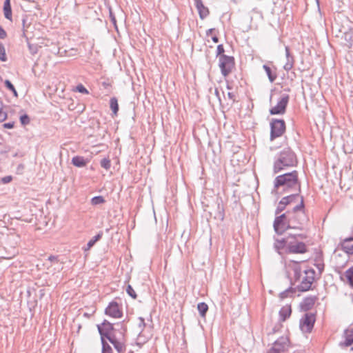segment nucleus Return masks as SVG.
Segmentation results:
<instances>
[{
    "label": "nucleus",
    "mask_w": 353,
    "mask_h": 353,
    "mask_svg": "<svg viewBox=\"0 0 353 353\" xmlns=\"http://www.w3.org/2000/svg\"><path fill=\"white\" fill-rule=\"evenodd\" d=\"M288 227L290 229L303 230L309 222V216L305 212L304 198L301 196V201L292 210L286 212Z\"/></svg>",
    "instance_id": "obj_2"
},
{
    "label": "nucleus",
    "mask_w": 353,
    "mask_h": 353,
    "mask_svg": "<svg viewBox=\"0 0 353 353\" xmlns=\"http://www.w3.org/2000/svg\"><path fill=\"white\" fill-rule=\"evenodd\" d=\"M76 90L80 93L88 94L89 93L87 88L82 84H79L76 87Z\"/></svg>",
    "instance_id": "obj_45"
},
{
    "label": "nucleus",
    "mask_w": 353,
    "mask_h": 353,
    "mask_svg": "<svg viewBox=\"0 0 353 353\" xmlns=\"http://www.w3.org/2000/svg\"><path fill=\"white\" fill-rule=\"evenodd\" d=\"M297 164L298 159L295 152L290 148H285L277 154L275 158L273 172L279 173L287 168L294 167Z\"/></svg>",
    "instance_id": "obj_3"
},
{
    "label": "nucleus",
    "mask_w": 353,
    "mask_h": 353,
    "mask_svg": "<svg viewBox=\"0 0 353 353\" xmlns=\"http://www.w3.org/2000/svg\"><path fill=\"white\" fill-rule=\"evenodd\" d=\"M263 68L265 71L270 82L273 83L277 78L276 68L275 67L270 68L266 64L263 65Z\"/></svg>",
    "instance_id": "obj_22"
},
{
    "label": "nucleus",
    "mask_w": 353,
    "mask_h": 353,
    "mask_svg": "<svg viewBox=\"0 0 353 353\" xmlns=\"http://www.w3.org/2000/svg\"><path fill=\"white\" fill-rule=\"evenodd\" d=\"M286 291H288V292L289 293L290 296H293V295L296 293V292L298 291L297 286L296 288H293V287L290 286L286 289Z\"/></svg>",
    "instance_id": "obj_47"
},
{
    "label": "nucleus",
    "mask_w": 353,
    "mask_h": 353,
    "mask_svg": "<svg viewBox=\"0 0 353 353\" xmlns=\"http://www.w3.org/2000/svg\"><path fill=\"white\" fill-rule=\"evenodd\" d=\"M289 343V339L287 336H282L274 342L273 347H276V348L281 353L288 350Z\"/></svg>",
    "instance_id": "obj_17"
},
{
    "label": "nucleus",
    "mask_w": 353,
    "mask_h": 353,
    "mask_svg": "<svg viewBox=\"0 0 353 353\" xmlns=\"http://www.w3.org/2000/svg\"><path fill=\"white\" fill-rule=\"evenodd\" d=\"M224 52H225V49H224L223 45V44L218 45L217 48H216V57H218V59H219L220 57H222V55L227 56L226 54H224Z\"/></svg>",
    "instance_id": "obj_41"
},
{
    "label": "nucleus",
    "mask_w": 353,
    "mask_h": 353,
    "mask_svg": "<svg viewBox=\"0 0 353 353\" xmlns=\"http://www.w3.org/2000/svg\"><path fill=\"white\" fill-rule=\"evenodd\" d=\"M270 139L271 141L281 137L285 132L286 125L285 122L281 119H272L270 123Z\"/></svg>",
    "instance_id": "obj_5"
},
{
    "label": "nucleus",
    "mask_w": 353,
    "mask_h": 353,
    "mask_svg": "<svg viewBox=\"0 0 353 353\" xmlns=\"http://www.w3.org/2000/svg\"><path fill=\"white\" fill-rule=\"evenodd\" d=\"M215 30V28H210L206 31V35L209 36Z\"/></svg>",
    "instance_id": "obj_55"
},
{
    "label": "nucleus",
    "mask_w": 353,
    "mask_h": 353,
    "mask_svg": "<svg viewBox=\"0 0 353 353\" xmlns=\"http://www.w3.org/2000/svg\"><path fill=\"white\" fill-rule=\"evenodd\" d=\"M273 227L275 232L279 234H283L285 231L290 229L288 223V217L286 212L276 216L274 219Z\"/></svg>",
    "instance_id": "obj_10"
},
{
    "label": "nucleus",
    "mask_w": 353,
    "mask_h": 353,
    "mask_svg": "<svg viewBox=\"0 0 353 353\" xmlns=\"http://www.w3.org/2000/svg\"><path fill=\"white\" fill-rule=\"evenodd\" d=\"M285 57H286V62L285 65H283V69L289 72L294 65L295 59L293 54L290 52V48L289 46L285 47Z\"/></svg>",
    "instance_id": "obj_19"
},
{
    "label": "nucleus",
    "mask_w": 353,
    "mask_h": 353,
    "mask_svg": "<svg viewBox=\"0 0 353 353\" xmlns=\"http://www.w3.org/2000/svg\"><path fill=\"white\" fill-rule=\"evenodd\" d=\"M296 236L299 237L301 239H306V235L303 234H290L287 238L282 239L281 240L276 239L275 241V243L274 244V250L279 253L281 254L280 250L285 249L288 246V243H289V240L290 239H295Z\"/></svg>",
    "instance_id": "obj_13"
},
{
    "label": "nucleus",
    "mask_w": 353,
    "mask_h": 353,
    "mask_svg": "<svg viewBox=\"0 0 353 353\" xmlns=\"http://www.w3.org/2000/svg\"><path fill=\"white\" fill-rule=\"evenodd\" d=\"M88 160L82 156H74L72 159V163L77 168H83L87 165Z\"/></svg>",
    "instance_id": "obj_25"
},
{
    "label": "nucleus",
    "mask_w": 353,
    "mask_h": 353,
    "mask_svg": "<svg viewBox=\"0 0 353 353\" xmlns=\"http://www.w3.org/2000/svg\"><path fill=\"white\" fill-rule=\"evenodd\" d=\"M314 265L318 269L319 274H321L323 271L324 270V263L321 257H316L315 259Z\"/></svg>",
    "instance_id": "obj_35"
},
{
    "label": "nucleus",
    "mask_w": 353,
    "mask_h": 353,
    "mask_svg": "<svg viewBox=\"0 0 353 353\" xmlns=\"http://www.w3.org/2000/svg\"><path fill=\"white\" fill-rule=\"evenodd\" d=\"M208 308V304L205 302L199 303L197 305V310L201 317H205Z\"/></svg>",
    "instance_id": "obj_31"
},
{
    "label": "nucleus",
    "mask_w": 353,
    "mask_h": 353,
    "mask_svg": "<svg viewBox=\"0 0 353 353\" xmlns=\"http://www.w3.org/2000/svg\"><path fill=\"white\" fill-rule=\"evenodd\" d=\"M14 121L5 123L3 124V127L7 129H12L14 128Z\"/></svg>",
    "instance_id": "obj_51"
},
{
    "label": "nucleus",
    "mask_w": 353,
    "mask_h": 353,
    "mask_svg": "<svg viewBox=\"0 0 353 353\" xmlns=\"http://www.w3.org/2000/svg\"><path fill=\"white\" fill-rule=\"evenodd\" d=\"M3 14L6 19L9 21H12V8L10 4V0H5L3 3Z\"/></svg>",
    "instance_id": "obj_24"
},
{
    "label": "nucleus",
    "mask_w": 353,
    "mask_h": 353,
    "mask_svg": "<svg viewBox=\"0 0 353 353\" xmlns=\"http://www.w3.org/2000/svg\"><path fill=\"white\" fill-rule=\"evenodd\" d=\"M298 236L295 239H290L289 243L285 248V254H304L307 252L306 244L302 241H297Z\"/></svg>",
    "instance_id": "obj_7"
},
{
    "label": "nucleus",
    "mask_w": 353,
    "mask_h": 353,
    "mask_svg": "<svg viewBox=\"0 0 353 353\" xmlns=\"http://www.w3.org/2000/svg\"><path fill=\"white\" fill-rule=\"evenodd\" d=\"M317 300V296H308L305 297L300 303V307L301 310L304 312L310 310L314 307L315 302Z\"/></svg>",
    "instance_id": "obj_15"
},
{
    "label": "nucleus",
    "mask_w": 353,
    "mask_h": 353,
    "mask_svg": "<svg viewBox=\"0 0 353 353\" xmlns=\"http://www.w3.org/2000/svg\"><path fill=\"white\" fill-rule=\"evenodd\" d=\"M290 296L289 293L288 292V291L284 290L283 292H281L280 294H279V298L281 299V300H283L285 299V298L288 297Z\"/></svg>",
    "instance_id": "obj_48"
},
{
    "label": "nucleus",
    "mask_w": 353,
    "mask_h": 353,
    "mask_svg": "<svg viewBox=\"0 0 353 353\" xmlns=\"http://www.w3.org/2000/svg\"><path fill=\"white\" fill-rule=\"evenodd\" d=\"M97 329L101 336V340H102V339L105 340V339H108L115 335L114 333H112L114 330V325L108 320L105 319L101 324L97 325Z\"/></svg>",
    "instance_id": "obj_11"
},
{
    "label": "nucleus",
    "mask_w": 353,
    "mask_h": 353,
    "mask_svg": "<svg viewBox=\"0 0 353 353\" xmlns=\"http://www.w3.org/2000/svg\"><path fill=\"white\" fill-rule=\"evenodd\" d=\"M228 97L230 99L232 100L233 101H235V95L233 92H228Z\"/></svg>",
    "instance_id": "obj_54"
},
{
    "label": "nucleus",
    "mask_w": 353,
    "mask_h": 353,
    "mask_svg": "<svg viewBox=\"0 0 353 353\" xmlns=\"http://www.w3.org/2000/svg\"><path fill=\"white\" fill-rule=\"evenodd\" d=\"M342 38L345 41V45L348 48H351L353 45V31L350 30L343 33Z\"/></svg>",
    "instance_id": "obj_27"
},
{
    "label": "nucleus",
    "mask_w": 353,
    "mask_h": 353,
    "mask_svg": "<svg viewBox=\"0 0 353 353\" xmlns=\"http://www.w3.org/2000/svg\"><path fill=\"white\" fill-rule=\"evenodd\" d=\"M219 67L221 73L224 77H227L235 68V59L233 56H223L219 59Z\"/></svg>",
    "instance_id": "obj_6"
},
{
    "label": "nucleus",
    "mask_w": 353,
    "mask_h": 353,
    "mask_svg": "<svg viewBox=\"0 0 353 353\" xmlns=\"http://www.w3.org/2000/svg\"><path fill=\"white\" fill-rule=\"evenodd\" d=\"M7 37L6 30L0 26V39H3Z\"/></svg>",
    "instance_id": "obj_49"
},
{
    "label": "nucleus",
    "mask_w": 353,
    "mask_h": 353,
    "mask_svg": "<svg viewBox=\"0 0 353 353\" xmlns=\"http://www.w3.org/2000/svg\"><path fill=\"white\" fill-rule=\"evenodd\" d=\"M4 84H5L6 88L7 89H8L9 90H10L13 93L14 97L18 96L17 92L14 85L12 83V82L10 80L6 79L4 81Z\"/></svg>",
    "instance_id": "obj_36"
},
{
    "label": "nucleus",
    "mask_w": 353,
    "mask_h": 353,
    "mask_svg": "<svg viewBox=\"0 0 353 353\" xmlns=\"http://www.w3.org/2000/svg\"><path fill=\"white\" fill-rule=\"evenodd\" d=\"M56 259H57V257H56V256H50L48 257V260H49V261H54V260H55Z\"/></svg>",
    "instance_id": "obj_58"
},
{
    "label": "nucleus",
    "mask_w": 353,
    "mask_h": 353,
    "mask_svg": "<svg viewBox=\"0 0 353 353\" xmlns=\"http://www.w3.org/2000/svg\"><path fill=\"white\" fill-rule=\"evenodd\" d=\"M316 2H317V4H318V7L319 8V0H316Z\"/></svg>",
    "instance_id": "obj_63"
},
{
    "label": "nucleus",
    "mask_w": 353,
    "mask_h": 353,
    "mask_svg": "<svg viewBox=\"0 0 353 353\" xmlns=\"http://www.w3.org/2000/svg\"><path fill=\"white\" fill-rule=\"evenodd\" d=\"M291 314H292L291 305H286L282 307L279 312V321H282V322L285 321L288 318H290V316H291Z\"/></svg>",
    "instance_id": "obj_21"
},
{
    "label": "nucleus",
    "mask_w": 353,
    "mask_h": 353,
    "mask_svg": "<svg viewBox=\"0 0 353 353\" xmlns=\"http://www.w3.org/2000/svg\"><path fill=\"white\" fill-rule=\"evenodd\" d=\"M105 200L103 196H95L91 199L90 203L92 205L103 204Z\"/></svg>",
    "instance_id": "obj_34"
},
{
    "label": "nucleus",
    "mask_w": 353,
    "mask_h": 353,
    "mask_svg": "<svg viewBox=\"0 0 353 353\" xmlns=\"http://www.w3.org/2000/svg\"><path fill=\"white\" fill-rule=\"evenodd\" d=\"M277 330H277V328H276V327H274L273 328V330H272V332H273V333H275V332H277Z\"/></svg>",
    "instance_id": "obj_62"
},
{
    "label": "nucleus",
    "mask_w": 353,
    "mask_h": 353,
    "mask_svg": "<svg viewBox=\"0 0 353 353\" xmlns=\"http://www.w3.org/2000/svg\"><path fill=\"white\" fill-rule=\"evenodd\" d=\"M301 192H294V193H292L288 196H285L281 199V200L285 203V205H289L290 203H294L296 201V199L299 198L301 199Z\"/></svg>",
    "instance_id": "obj_23"
},
{
    "label": "nucleus",
    "mask_w": 353,
    "mask_h": 353,
    "mask_svg": "<svg viewBox=\"0 0 353 353\" xmlns=\"http://www.w3.org/2000/svg\"><path fill=\"white\" fill-rule=\"evenodd\" d=\"M339 245L341 249L348 255H353V235L342 240Z\"/></svg>",
    "instance_id": "obj_16"
},
{
    "label": "nucleus",
    "mask_w": 353,
    "mask_h": 353,
    "mask_svg": "<svg viewBox=\"0 0 353 353\" xmlns=\"http://www.w3.org/2000/svg\"><path fill=\"white\" fill-rule=\"evenodd\" d=\"M286 206L287 205H285V203L281 199L278 206L276 208L275 214H279V213L283 212L285 209Z\"/></svg>",
    "instance_id": "obj_43"
},
{
    "label": "nucleus",
    "mask_w": 353,
    "mask_h": 353,
    "mask_svg": "<svg viewBox=\"0 0 353 353\" xmlns=\"http://www.w3.org/2000/svg\"><path fill=\"white\" fill-rule=\"evenodd\" d=\"M345 276L347 279L348 284L353 288V266L349 268L345 272Z\"/></svg>",
    "instance_id": "obj_32"
},
{
    "label": "nucleus",
    "mask_w": 353,
    "mask_h": 353,
    "mask_svg": "<svg viewBox=\"0 0 353 353\" xmlns=\"http://www.w3.org/2000/svg\"><path fill=\"white\" fill-rule=\"evenodd\" d=\"M8 59L4 45L0 42V61H6Z\"/></svg>",
    "instance_id": "obj_39"
},
{
    "label": "nucleus",
    "mask_w": 353,
    "mask_h": 353,
    "mask_svg": "<svg viewBox=\"0 0 353 353\" xmlns=\"http://www.w3.org/2000/svg\"><path fill=\"white\" fill-rule=\"evenodd\" d=\"M121 329L122 331L120 332L121 338H117L116 334L110 337L108 340L112 343L118 353H125L126 351V346L125 345V333L126 332V327L121 324Z\"/></svg>",
    "instance_id": "obj_8"
},
{
    "label": "nucleus",
    "mask_w": 353,
    "mask_h": 353,
    "mask_svg": "<svg viewBox=\"0 0 353 353\" xmlns=\"http://www.w3.org/2000/svg\"><path fill=\"white\" fill-rule=\"evenodd\" d=\"M281 188H282L281 193L301 192V182L299 180V172L292 170L276 176L272 193L278 192Z\"/></svg>",
    "instance_id": "obj_1"
},
{
    "label": "nucleus",
    "mask_w": 353,
    "mask_h": 353,
    "mask_svg": "<svg viewBox=\"0 0 353 353\" xmlns=\"http://www.w3.org/2000/svg\"><path fill=\"white\" fill-rule=\"evenodd\" d=\"M26 19H23V21H22V22H23V37H26V32H26V30H25V23H26Z\"/></svg>",
    "instance_id": "obj_57"
},
{
    "label": "nucleus",
    "mask_w": 353,
    "mask_h": 353,
    "mask_svg": "<svg viewBox=\"0 0 353 353\" xmlns=\"http://www.w3.org/2000/svg\"><path fill=\"white\" fill-rule=\"evenodd\" d=\"M110 108L112 111L114 116L117 115L119 111L118 100L116 97H113L110 99Z\"/></svg>",
    "instance_id": "obj_30"
},
{
    "label": "nucleus",
    "mask_w": 353,
    "mask_h": 353,
    "mask_svg": "<svg viewBox=\"0 0 353 353\" xmlns=\"http://www.w3.org/2000/svg\"><path fill=\"white\" fill-rule=\"evenodd\" d=\"M20 122L22 125H26L30 123V119L29 116L27 114H24L21 115L19 118Z\"/></svg>",
    "instance_id": "obj_44"
},
{
    "label": "nucleus",
    "mask_w": 353,
    "mask_h": 353,
    "mask_svg": "<svg viewBox=\"0 0 353 353\" xmlns=\"http://www.w3.org/2000/svg\"><path fill=\"white\" fill-rule=\"evenodd\" d=\"M25 168V166L23 163H20L17 165V174H22L23 172V170Z\"/></svg>",
    "instance_id": "obj_50"
},
{
    "label": "nucleus",
    "mask_w": 353,
    "mask_h": 353,
    "mask_svg": "<svg viewBox=\"0 0 353 353\" xmlns=\"http://www.w3.org/2000/svg\"><path fill=\"white\" fill-rule=\"evenodd\" d=\"M102 349H101V353H113V350L111 347V346L108 343V342L102 339L101 340Z\"/></svg>",
    "instance_id": "obj_33"
},
{
    "label": "nucleus",
    "mask_w": 353,
    "mask_h": 353,
    "mask_svg": "<svg viewBox=\"0 0 353 353\" xmlns=\"http://www.w3.org/2000/svg\"><path fill=\"white\" fill-rule=\"evenodd\" d=\"M194 1L195 7L198 11L200 19L203 20L210 14L209 9L208 7L203 5L202 0Z\"/></svg>",
    "instance_id": "obj_18"
},
{
    "label": "nucleus",
    "mask_w": 353,
    "mask_h": 353,
    "mask_svg": "<svg viewBox=\"0 0 353 353\" xmlns=\"http://www.w3.org/2000/svg\"><path fill=\"white\" fill-rule=\"evenodd\" d=\"M267 353H281L276 347H272Z\"/></svg>",
    "instance_id": "obj_53"
},
{
    "label": "nucleus",
    "mask_w": 353,
    "mask_h": 353,
    "mask_svg": "<svg viewBox=\"0 0 353 353\" xmlns=\"http://www.w3.org/2000/svg\"><path fill=\"white\" fill-rule=\"evenodd\" d=\"M108 11H109V17L110 19V21H111L112 23L113 24L114 27L115 28V29L117 30V19H116L115 15L112 11V9L110 6H108Z\"/></svg>",
    "instance_id": "obj_37"
},
{
    "label": "nucleus",
    "mask_w": 353,
    "mask_h": 353,
    "mask_svg": "<svg viewBox=\"0 0 353 353\" xmlns=\"http://www.w3.org/2000/svg\"><path fill=\"white\" fill-rule=\"evenodd\" d=\"M1 181L3 183H8L12 181V176H4L2 178Z\"/></svg>",
    "instance_id": "obj_52"
},
{
    "label": "nucleus",
    "mask_w": 353,
    "mask_h": 353,
    "mask_svg": "<svg viewBox=\"0 0 353 353\" xmlns=\"http://www.w3.org/2000/svg\"><path fill=\"white\" fill-rule=\"evenodd\" d=\"M343 337L345 339L343 342L340 343L341 347H348L353 344V329L347 328L343 332Z\"/></svg>",
    "instance_id": "obj_20"
},
{
    "label": "nucleus",
    "mask_w": 353,
    "mask_h": 353,
    "mask_svg": "<svg viewBox=\"0 0 353 353\" xmlns=\"http://www.w3.org/2000/svg\"><path fill=\"white\" fill-rule=\"evenodd\" d=\"M100 165L102 168L108 170L111 168V161L108 157L103 158L101 160Z\"/></svg>",
    "instance_id": "obj_38"
},
{
    "label": "nucleus",
    "mask_w": 353,
    "mask_h": 353,
    "mask_svg": "<svg viewBox=\"0 0 353 353\" xmlns=\"http://www.w3.org/2000/svg\"><path fill=\"white\" fill-rule=\"evenodd\" d=\"M17 153H16V154H14L13 155V157H17Z\"/></svg>",
    "instance_id": "obj_64"
},
{
    "label": "nucleus",
    "mask_w": 353,
    "mask_h": 353,
    "mask_svg": "<svg viewBox=\"0 0 353 353\" xmlns=\"http://www.w3.org/2000/svg\"><path fill=\"white\" fill-rule=\"evenodd\" d=\"M138 319L139 321L138 326L141 329V332H142L146 326V324L145 323V319L143 317H141V316L139 317Z\"/></svg>",
    "instance_id": "obj_46"
},
{
    "label": "nucleus",
    "mask_w": 353,
    "mask_h": 353,
    "mask_svg": "<svg viewBox=\"0 0 353 353\" xmlns=\"http://www.w3.org/2000/svg\"><path fill=\"white\" fill-rule=\"evenodd\" d=\"M105 314L112 318L119 319L123 316V311L121 306L116 301H111L105 310Z\"/></svg>",
    "instance_id": "obj_14"
},
{
    "label": "nucleus",
    "mask_w": 353,
    "mask_h": 353,
    "mask_svg": "<svg viewBox=\"0 0 353 353\" xmlns=\"http://www.w3.org/2000/svg\"><path fill=\"white\" fill-rule=\"evenodd\" d=\"M290 96L284 94L277 102L276 105L270 109L271 115L283 114L289 103Z\"/></svg>",
    "instance_id": "obj_12"
},
{
    "label": "nucleus",
    "mask_w": 353,
    "mask_h": 353,
    "mask_svg": "<svg viewBox=\"0 0 353 353\" xmlns=\"http://www.w3.org/2000/svg\"><path fill=\"white\" fill-rule=\"evenodd\" d=\"M103 85L105 87V88H107L108 86H109V83H106V82H103Z\"/></svg>",
    "instance_id": "obj_61"
},
{
    "label": "nucleus",
    "mask_w": 353,
    "mask_h": 353,
    "mask_svg": "<svg viewBox=\"0 0 353 353\" xmlns=\"http://www.w3.org/2000/svg\"><path fill=\"white\" fill-rule=\"evenodd\" d=\"M8 238H9V239H11V238H12V239H14V238L19 239V236H17H17L11 235V236H10Z\"/></svg>",
    "instance_id": "obj_59"
},
{
    "label": "nucleus",
    "mask_w": 353,
    "mask_h": 353,
    "mask_svg": "<svg viewBox=\"0 0 353 353\" xmlns=\"http://www.w3.org/2000/svg\"><path fill=\"white\" fill-rule=\"evenodd\" d=\"M316 321V315L313 313H305L300 319L299 326L302 331L310 333L312 332L314 323Z\"/></svg>",
    "instance_id": "obj_9"
},
{
    "label": "nucleus",
    "mask_w": 353,
    "mask_h": 353,
    "mask_svg": "<svg viewBox=\"0 0 353 353\" xmlns=\"http://www.w3.org/2000/svg\"><path fill=\"white\" fill-rule=\"evenodd\" d=\"M221 203L222 200L220 199V202H218L217 203V212L214 216V219L223 221L225 218V209L223 205Z\"/></svg>",
    "instance_id": "obj_28"
},
{
    "label": "nucleus",
    "mask_w": 353,
    "mask_h": 353,
    "mask_svg": "<svg viewBox=\"0 0 353 353\" xmlns=\"http://www.w3.org/2000/svg\"><path fill=\"white\" fill-rule=\"evenodd\" d=\"M303 273L305 276L302 279L300 284L297 285V290L299 292H305L313 290L312 284L315 280V270L313 268H307L303 271Z\"/></svg>",
    "instance_id": "obj_4"
},
{
    "label": "nucleus",
    "mask_w": 353,
    "mask_h": 353,
    "mask_svg": "<svg viewBox=\"0 0 353 353\" xmlns=\"http://www.w3.org/2000/svg\"><path fill=\"white\" fill-rule=\"evenodd\" d=\"M212 41L214 42V43H218L219 42V37L216 35L214 36H212Z\"/></svg>",
    "instance_id": "obj_56"
},
{
    "label": "nucleus",
    "mask_w": 353,
    "mask_h": 353,
    "mask_svg": "<svg viewBox=\"0 0 353 353\" xmlns=\"http://www.w3.org/2000/svg\"><path fill=\"white\" fill-rule=\"evenodd\" d=\"M28 47L31 54L34 55L38 52V46L28 42Z\"/></svg>",
    "instance_id": "obj_42"
},
{
    "label": "nucleus",
    "mask_w": 353,
    "mask_h": 353,
    "mask_svg": "<svg viewBox=\"0 0 353 353\" xmlns=\"http://www.w3.org/2000/svg\"><path fill=\"white\" fill-rule=\"evenodd\" d=\"M215 94H216L218 97H219V92L218 89H215Z\"/></svg>",
    "instance_id": "obj_60"
},
{
    "label": "nucleus",
    "mask_w": 353,
    "mask_h": 353,
    "mask_svg": "<svg viewBox=\"0 0 353 353\" xmlns=\"http://www.w3.org/2000/svg\"><path fill=\"white\" fill-rule=\"evenodd\" d=\"M103 232L102 231H99L98 232V234L97 235H95L94 236H93L87 243L86 245V247H84L83 249L84 251H88L92 247L94 246V245L96 243V242H97L98 241H99L102 236H103Z\"/></svg>",
    "instance_id": "obj_26"
},
{
    "label": "nucleus",
    "mask_w": 353,
    "mask_h": 353,
    "mask_svg": "<svg viewBox=\"0 0 353 353\" xmlns=\"http://www.w3.org/2000/svg\"><path fill=\"white\" fill-rule=\"evenodd\" d=\"M292 263L296 264L293 268L294 279L295 281H299L301 277V268L299 265L300 262L296 261H291Z\"/></svg>",
    "instance_id": "obj_29"
},
{
    "label": "nucleus",
    "mask_w": 353,
    "mask_h": 353,
    "mask_svg": "<svg viewBox=\"0 0 353 353\" xmlns=\"http://www.w3.org/2000/svg\"><path fill=\"white\" fill-rule=\"evenodd\" d=\"M126 292L127 294L132 297L133 299H136L137 297V294L135 292L134 290L132 287L131 285L128 284L126 287Z\"/></svg>",
    "instance_id": "obj_40"
}]
</instances>
